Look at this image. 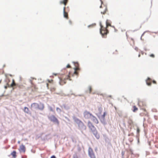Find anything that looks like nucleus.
<instances>
[{
    "instance_id": "nucleus-14",
    "label": "nucleus",
    "mask_w": 158,
    "mask_h": 158,
    "mask_svg": "<svg viewBox=\"0 0 158 158\" xmlns=\"http://www.w3.org/2000/svg\"><path fill=\"white\" fill-rule=\"evenodd\" d=\"M44 108V104L41 102H40L39 104H38V107L37 108V109H39L40 110H43Z\"/></svg>"
},
{
    "instance_id": "nucleus-7",
    "label": "nucleus",
    "mask_w": 158,
    "mask_h": 158,
    "mask_svg": "<svg viewBox=\"0 0 158 158\" xmlns=\"http://www.w3.org/2000/svg\"><path fill=\"white\" fill-rule=\"evenodd\" d=\"M83 115L85 118L89 119L91 117L93 114L89 111L85 110L83 113Z\"/></svg>"
},
{
    "instance_id": "nucleus-6",
    "label": "nucleus",
    "mask_w": 158,
    "mask_h": 158,
    "mask_svg": "<svg viewBox=\"0 0 158 158\" xmlns=\"http://www.w3.org/2000/svg\"><path fill=\"white\" fill-rule=\"evenodd\" d=\"M146 84L149 86H151L152 84V82L154 84H156V81L154 80H152L149 77H148L147 79L145 80Z\"/></svg>"
},
{
    "instance_id": "nucleus-35",
    "label": "nucleus",
    "mask_w": 158,
    "mask_h": 158,
    "mask_svg": "<svg viewBox=\"0 0 158 158\" xmlns=\"http://www.w3.org/2000/svg\"><path fill=\"white\" fill-rule=\"evenodd\" d=\"M150 32V31H144V32L142 34V35H141V36H143V35H144V34H145V33H146V32Z\"/></svg>"
},
{
    "instance_id": "nucleus-40",
    "label": "nucleus",
    "mask_w": 158,
    "mask_h": 158,
    "mask_svg": "<svg viewBox=\"0 0 158 158\" xmlns=\"http://www.w3.org/2000/svg\"><path fill=\"white\" fill-rule=\"evenodd\" d=\"M49 108L50 110L52 112L54 111V110H53L51 106H50Z\"/></svg>"
},
{
    "instance_id": "nucleus-47",
    "label": "nucleus",
    "mask_w": 158,
    "mask_h": 158,
    "mask_svg": "<svg viewBox=\"0 0 158 158\" xmlns=\"http://www.w3.org/2000/svg\"><path fill=\"white\" fill-rule=\"evenodd\" d=\"M69 23L70 24V25H71L72 24V21L70 20H69Z\"/></svg>"
},
{
    "instance_id": "nucleus-23",
    "label": "nucleus",
    "mask_w": 158,
    "mask_h": 158,
    "mask_svg": "<svg viewBox=\"0 0 158 158\" xmlns=\"http://www.w3.org/2000/svg\"><path fill=\"white\" fill-rule=\"evenodd\" d=\"M45 137L46 138V139L47 140H48L50 139H52V136L51 135V134L50 133L46 135H45Z\"/></svg>"
},
{
    "instance_id": "nucleus-53",
    "label": "nucleus",
    "mask_w": 158,
    "mask_h": 158,
    "mask_svg": "<svg viewBox=\"0 0 158 158\" xmlns=\"http://www.w3.org/2000/svg\"><path fill=\"white\" fill-rule=\"evenodd\" d=\"M118 114L119 117H121L122 116V115L121 114H120L119 113H118Z\"/></svg>"
},
{
    "instance_id": "nucleus-32",
    "label": "nucleus",
    "mask_w": 158,
    "mask_h": 158,
    "mask_svg": "<svg viewBox=\"0 0 158 158\" xmlns=\"http://www.w3.org/2000/svg\"><path fill=\"white\" fill-rule=\"evenodd\" d=\"M60 4H63L64 6H66V2H64L63 1H60Z\"/></svg>"
},
{
    "instance_id": "nucleus-49",
    "label": "nucleus",
    "mask_w": 158,
    "mask_h": 158,
    "mask_svg": "<svg viewBox=\"0 0 158 158\" xmlns=\"http://www.w3.org/2000/svg\"><path fill=\"white\" fill-rule=\"evenodd\" d=\"M131 134V135L133 136L134 135V134L133 132H132L130 134Z\"/></svg>"
},
{
    "instance_id": "nucleus-38",
    "label": "nucleus",
    "mask_w": 158,
    "mask_h": 158,
    "mask_svg": "<svg viewBox=\"0 0 158 158\" xmlns=\"http://www.w3.org/2000/svg\"><path fill=\"white\" fill-rule=\"evenodd\" d=\"M150 56L152 58H154L155 56L153 54H152L150 55Z\"/></svg>"
},
{
    "instance_id": "nucleus-5",
    "label": "nucleus",
    "mask_w": 158,
    "mask_h": 158,
    "mask_svg": "<svg viewBox=\"0 0 158 158\" xmlns=\"http://www.w3.org/2000/svg\"><path fill=\"white\" fill-rule=\"evenodd\" d=\"M73 63L75 65V67L73 68L74 70V74H77V71H79L80 70V68L79 66V64L77 62L73 61Z\"/></svg>"
},
{
    "instance_id": "nucleus-25",
    "label": "nucleus",
    "mask_w": 158,
    "mask_h": 158,
    "mask_svg": "<svg viewBox=\"0 0 158 158\" xmlns=\"http://www.w3.org/2000/svg\"><path fill=\"white\" fill-rule=\"evenodd\" d=\"M88 89L89 91V94H91L92 93V88L91 86H88Z\"/></svg>"
},
{
    "instance_id": "nucleus-10",
    "label": "nucleus",
    "mask_w": 158,
    "mask_h": 158,
    "mask_svg": "<svg viewBox=\"0 0 158 158\" xmlns=\"http://www.w3.org/2000/svg\"><path fill=\"white\" fill-rule=\"evenodd\" d=\"M19 151L20 152H23L24 153L26 151V148L25 145L22 144L20 146Z\"/></svg>"
},
{
    "instance_id": "nucleus-3",
    "label": "nucleus",
    "mask_w": 158,
    "mask_h": 158,
    "mask_svg": "<svg viewBox=\"0 0 158 158\" xmlns=\"http://www.w3.org/2000/svg\"><path fill=\"white\" fill-rule=\"evenodd\" d=\"M71 73L70 72H69V74L68 75H67L66 78H65L64 79L63 78H61L59 77H58V78L59 79V84L61 85H62L64 84H65L66 83V82L65 81L66 80H69V81H71V79L69 78L70 77V75H71Z\"/></svg>"
},
{
    "instance_id": "nucleus-44",
    "label": "nucleus",
    "mask_w": 158,
    "mask_h": 158,
    "mask_svg": "<svg viewBox=\"0 0 158 158\" xmlns=\"http://www.w3.org/2000/svg\"><path fill=\"white\" fill-rule=\"evenodd\" d=\"M154 118L156 120H157V116H156L155 115L154 116Z\"/></svg>"
},
{
    "instance_id": "nucleus-57",
    "label": "nucleus",
    "mask_w": 158,
    "mask_h": 158,
    "mask_svg": "<svg viewBox=\"0 0 158 158\" xmlns=\"http://www.w3.org/2000/svg\"><path fill=\"white\" fill-rule=\"evenodd\" d=\"M114 31L115 32H116L117 31V30L115 28H114Z\"/></svg>"
},
{
    "instance_id": "nucleus-54",
    "label": "nucleus",
    "mask_w": 158,
    "mask_h": 158,
    "mask_svg": "<svg viewBox=\"0 0 158 158\" xmlns=\"http://www.w3.org/2000/svg\"><path fill=\"white\" fill-rule=\"evenodd\" d=\"M100 0V2H101V4H103V2L102 1V0Z\"/></svg>"
},
{
    "instance_id": "nucleus-48",
    "label": "nucleus",
    "mask_w": 158,
    "mask_h": 158,
    "mask_svg": "<svg viewBox=\"0 0 158 158\" xmlns=\"http://www.w3.org/2000/svg\"><path fill=\"white\" fill-rule=\"evenodd\" d=\"M65 118H66L67 120L68 121H69V119L68 117H65Z\"/></svg>"
},
{
    "instance_id": "nucleus-4",
    "label": "nucleus",
    "mask_w": 158,
    "mask_h": 158,
    "mask_svg": "<svg viewBox=\"0 0 158 158\" xmlns=\"http://www.w3.org/2000/svg\"><path fill=\"white\" fill-rule=\"evenodd\" d=\"M48 119L54 123L59 125L60 124L57 118L54 115H52L48 117Z\"/></svg>"
},
{
    "instance_id": "nucleus-50",
    "label": "nucleus",
    "mask_w": 158,
    "mask_h": 158,
    "mask_svg": "<svg viewBox=\"0 0 158 158\" xmlns=\"http://www.w3.org/2000/svg\"><path fill=\"white\" fill-rule=\"evenodd\" d=\"M4 87L5 89H6L7 88V86L6 85H5Z\"/></svg>"
},
{
    "instance_id": "nucleus-9",
    "label": "nucleus",
    "mask_w": 158,
    "mask_h": 158,
    "mask_svg": "<svg viewBox=\"0 0 158 158\" xmlns=\"http://www.w3.org/2000/svg\"><path fill=\"white\" fill-rule=\"evenodd\" d=\"M87 126L90 130L91 131V132L96 130V127L92 124V123L90 121H88Z\"/></svg>"
},
{
    "instance_id": "nucleus-56",
    "label": "nucleus",
    "mask_w": 158,
    "mask_h": 158,
    "mask_svg": "<svg viewBox=\"0 0 158 158\" xmlns=\"http://www.w3.org/2000/svg\"><path fill=\"white\" fill-rule=\"evenodd\" d=\"M131 158H134L135 157H134L133 155H131Z\"/></svg>"
},
{
    "instance_id": "nucleus-36",
    "label": "nucleus",
    "mask_w": 158,
    "mask_h": 158,
    "mask_svg": "<svg viewBox=\"0 0 158 158\" xmlns=\"http://www.w3.org/2000/svg\"><path fill=\"white\" fill-rule=\"evenodd\" d=\"M106 10H107V8H106V9H105V10L104 11H103V12L101 11V14H105V13H106Z\"/></svg>"
},
{
    "instance_id": "nucleus-64",
    "label": "nucleus",
    "mask_w": 158,
    "mask_h": 158,
    "mask_svg": "<svg viewBox=\"0 0 158 158\" xmlns=\"http://www.w3.org/2000/svg\"><path fill=\"white\" fill-rule=\"evenodd\" d=\"M5 66H6V65H5V64H4L3 65V68H4V67H5Z\"/></svg>"
},
{
    "instance_id": "nucleus-46",
    "label": "nucleus",
    "mask_w": 158,
    "mask_h": 158,
    "mask_svg": "<svg viewBox=\"0 0 158 158\" xmlns=\"http://www.w3.org/2000/svg\"><path fill=\"white\" fill-rule=\"evenodd\" d=\"M85 93H87L89 92V91L88 89L86 90L85 91Z\"/></svg>"
},
{
    "instance_id": "nucleus-61",
    "label": "nucleus",
    "mask_w": 158,
    "mask_h": 158,
    "mask_svg": "<svg viewBox=\"0 0 158 158\" xmlns=\"http://www.w3.org/2000/svg\"><path fill=\"white\" fill-rule=\"evenodd\" d=\"M101 5H102V4H101ZM102 5H101L100 6V8H102Z\"/></svg>"
},
{
    "instance_id": "nucleus-21",
    "label": "nucleus",
    "mask_w": 158,
    "mask_h": 158,
    "mask_svg": "<svg viewBox=\"0 0 158 158\" xmlns=\"http://www.w3.org/2000/svg\"><path fill=\"white\" fill-rule=\"evenodd\" d=\"M130 152L131 155L134 156V157H138L139 156L138 154H135L133 153V150L132 149H130Z\"/></svg>"
},
{
    "instance_id": "nucleus-1",
    "label": "nucleus",
    "mask_w": 158,
    "mask_h": 158,
    "mask_svg": "<svg viewBox=\"0 0 158 158\" xmlns=\"http://www.w3.org/2000/svg\"><path fill=\"white\" fill-rule=\"evenodd\" d=\"M111 22L109 20L107 19L106 22V27H105L102 24L101 21L99 22V25L100 28L99 29L100 33L102 38H106V35L108 34L109 31L108 29V26L115 28V27L111 25Z\"/></svg>"
},
{
    "instance_id": "nucleus-63",
    "label": "nucleus",
    "mask_w": 158,
    "mask_h": 158,
    "mask_svg": "<svg viewBox=\"0 0 158 158\" xmlns=\"http://www.w3.org/2000/svg\"><path fill=\"white\" fill-rule=\"evenodd\" d=\"M128 136H131V134H128Z\"/></svg>"
},
{
    "instance_id": "nucleus-58",
    "label": "nucleus",
    "mask_w": 158,
    "mask_h": 158,
    "mask_svg": "<svg viewBox=\"0 0 158 158\" xmlns=\"http://www.w3.org/2000/svg\"><path fill=\"white\" fill-rule=\"evenodd\" d=\"M109 97L112 98V96L111 95H109L108 96Z\"/></svg>"
},
{
    "instance_id": "nucleus-60",
    "label": "nucleus",
    "mask_w": 158,
    "mask_h": 158,
    "mask_svg": "<svg viewBox=\"0 0 158 158\" xmlns=\"http://www.w3.org/2000/svg\"><path fill=\"white\" fill-rule=\"evenodd\" d=\"M123 125H124V126H125L126 125H125V123H123Z\"/></svg>"
},
{
    "instance_id": "nucleus-55",
    "label": "nucleus",
    "mask_w": 158,
    "mask_h": 158,
    "mask_svg": "<svg viewBox=\"0 0 158 158\" xmlns=\"http://www.w3.org/2000/svg\"><path fill=\"white\" fill-rule=\"evenodd\" d=\"M130 121L131 122H130L129 123V124H130V125H131V123L132 122V121L131 120H130Z\"/></svg>"
},
{
    "instance_id": "nucleus-15",
    "label": "nucleus",
    "mask_w": 158,
    "mask_h": 158,
    "mask_svg": "<svg viewBox=\"0 0 158 158\" xmlns=\"http://www.w3.org/2000/svg\"><path fill=\"white\" fill-rule=\"evenodd\" d=\"M91 120L96 124H98V121L97 118L93 115H92L91 118Z\"/></svg>"
},
{
    "instance_id": "nucleus-8",
    "label": "nucleus",
    "mask_w": 158,
    "mask_h": 158,
    "mask_svg": "<svg viewBox=\"0 0 158 158\" xmlns=\"http://www.w3.org/2000/svg\"><path fill=\"white\" fill-rule=\"evenodd\" d=\"M88 154L90 158H96L92 149L89 147L88 150Z\"/></svg>"
},
{
    "instance_id": "nucleus-41",
    "label": "nucleus",
    "mask_w": 158,
    "mask_h": 158,
    "mask_svg": "<svg viewBox=\"0 0 158 158\" xmlns=\"http://www.w3.org/2000/svg\"><path fill=\"white\" fill-rule=\"evenodd\" d=\"M124 153H125V152L123 151H122L121 152V155H122V156H124Z\"/></svg>"
},
{
    "instance_id": "nucleus-22",
    "label": "nucleus",
    "mask_w": 158,
    "mask_h": 158,
    "mask_svg": "<svg viewBox=\"0 0 158 158\" xmlns=\"http://www.w3.org/2000/svg\"><path fill=\"white\" fill-rule=\"evenodd\" d=\"M60 106L61 107H64L65 110H69L70 109L69 106L66 105L65 104H63Z\"/></svg>"
},
{
    "instance_id": "nucleus-2",
    "label": "nucleus",
    "mask_w": 158,
    "mask_h": 158,
    "mask_svg": "<svg viewBox=\"0 0 158 158\" xmlns=\"http://www.w3.org/2000/svg\"><path fill=\"white\" fill-rule=\"evenodd\" d=\"M73 119L74 121L77 123L79 128L83 130H86V127L81 120L75 116L73 117Z\"/></svg>"
},
{
    "instance_id": "nucleus-24",
    "label": "nucleus",
    "mask_w": 158,
    "mask_h": 158,
    "mask_svg": "<svg viewBox=\"0 0 158 158\" xmlns=\"http://www.w3.org/2000/svg\"><path fill=\"white\" fill-rule=\"evenodd\" d=\"M138 110V108L135 106H133L132 107V110L133 112H136Z\"/></svg>"
},
{
    "instance_id": "nucleus-11",
    "label": "nucleus",
    "mask_w": 158,
    "mask_h": 158,
    "mask_svg": "<svg viewBox=\"0 0 158 158\" xmlns=\"http://www.w3.org/2000/svg\"><path fill=\"white\" fill-rule=\"evenodd\" d=\"M94 135L95 138L98 139H99L100 138V135L98 133L97 130H96L92 132Z\"/></svg>"
},
{
    "instance_id": "nucleus-62",
    "label": "nucleus",
    "mask_w": 158,
    "mask_h": 158,
    "mask_svg": "<svg viewBox=\"0 0 158 158\" xmlns=\"http://www.w3.org/2000/svg\"><path fill=\"white\" fill-rule=\"evenodd\" d=\"M140 56V54H139L138 55V57H139Z\"/></svg>"
},
{
    "instance_id": "nucleus-34",
    "label": "nucleus",
    "mask_w": 158,
    "mask_h": 158,
    "mask_svg": "<svg viewBox=\"0 0 158 158\" xmlns=\"http://www.w3.org/2000/svg\"><path fill=\"white\" fill-rule=\"evenodd\" d=\"M71 95H75L76 96H79L81 97V96H83V94H78V95H75V94H73V93Z\"/></svg>"
},
{
    "instance_id": "nucleus-39",
    "label": "nucleus",
    "mask_w": 158,
    "mask_h": 158,
    "mask_svg": "<svg viewBox=\"0 0 158 158\" xmlns=\"http://www.w3.org/2000/svg\"><path fill=\"white\" fill-rule=\"evenodd\" d=\"M141 27V25L140 26V27H139V29H136V30H134L132 31L133 32H135V31H136L138 30Z\"/></svg>"
},
{
    "instance_id": "nucleus-52",
    "label": "nucleus",
    "mask_w": 158,
    "mask_h": 158,
    "mask_svg": "<svg viewBox=\"0 0 158 158\" xmlns=\"http://www.w3.org/2000/svg\"><path fill=\"white\" fill-rule=\"evenodd\" d=\"M65 96H68L69 97H71L70 95L69 94H67V95H65Z\"/></svg>"
},
{
    "instance_id": "nucleus-51",
    "label": "nucleus",
    "mask_w": 158,
    "mask_h": 158,
    "mask_svg": "<svg viewBox=\"0 0 158 158\" xmlns=\"http://www.w3.org/2000/svg\"><path fill=\"white\" fill-rule=\"evenodd\" d=\"M53 75H55V76H56V75H57V73H53Z\"/></svg>"
},
{
    "instance_id": "nucleus-31",
    "label": "nucleus",
    "mask_w": 158,
    "mask_h": 158,
    "mask_svg": "<svg viewBox=\"0 0 158 158\" xmlns=\"http://www.w3.org/2000/svg\"><path fill=\"white\" fill-rule=\"evenodd\" d=\"M56 110L58 113H60L61 111V109L58 107H56Z\"/></svg>"
},
{
    "instance_id": "nucleus-42",
    "label": "nucleus",
    "mask_w": 158,
    "mask_h": 158,
    "mask_svg": "<svg viewBox=\"0 0 158 158\" xmlns=\"http://www.w3.org/2000/svg\"><path fill=\"white\" fill-rule=\"evenodd\" d=\"M50 158H56L55 155H53L51 156Z\"/></svg>"
},
{
    "instance_id": "nucleus-33",
    "label": "nucleus",
    "mask_w": 158,
    "mask_h": 158,
    "mask_svg": "<svg viewBox=\"0 0 158 158\" xmlns=\"http://www.w3.org/2000/svg\"><path fill=\"white\" fill-rule=\"evenodd\" d=\"M136 137V139H137V144H139V143H140L139 137V136H138V137Z\"/></svg>"
},
{
    "instance_id": "nucleus-26",
    "label": "nucleus",
    "mask_w": 158,
    "mask_h": 158,
    "mask_svg": "<svg viewBox=\"0 0 158 158\" xmlns=\"http://www.w3.org/2000/svg\"><path fill=\"white\" fill-rule=\"evenodd\" d=\"M139 132H140V129L138 128H137L136 130V133L137 135H136V137H138L139 136Z\"/></svg>"
},
{
    "instance_id": "nucleus-20",
    "label": "nucleus",
    "mask_w": 158,
    "mask_h": 158,
    "mask_svg": "<svg viewBox=\"0 0 158 158\" xmlns=\"http://www.w3.org/2000/svg\"><path fill=\"white\" fill-rule=\"evenodd\" d=\"M106 114H107L106 112L104 111L103 112V113L102 115H98L97 116L98 118H105V116L106 115Z\"/></svg>"
},
{
    "instance_id": "nucleus-19",
    "label": "nucleus",
    "mask_w": 158,
    "mask_h": 158,
    "mask_svg": "<svg viewBox=\"0 0 158 158\" xmlns=\"http://www.w3.org/2000/svg\"><path fill=\"white\" fill-rule=\"evenodd\" d=\"M10 155L12 156L13 158H16L17 156L16 151L15 150H13L11 153Z\"/></svg>"
},
{
    "instance_id": "nucleus-16",
    "label": "nucleus",
    "mask_w": 158,
    "mask_h": 158,
    "mask_svg": "<svg viewBox=\"0 0 158 158\" xmlns=\"http://www.w3.org/2000/svg\"><path fill=\"white\" fill-rule=\"evenodd\" d=\"M24 111L29 114H31V112L29 110L28 108L26 106H25L24 108Z\"/></svg>"
},
{
    "instance_id": "nucleus-30",
    "label": "nucleus",
    "mask_w": 158,
    "mask_h": 158,
    "mask_svg": "<svg viewBox=\"0 0 158 158\" xmlns=\"http://www.w3.org/2000/svg\"><path fill=\"white\" fill-rule=\"evenodd\" d=\"M14 79H13L12 83L10 85H8L11 87H12L14 85Z\"/></svg>"
},
{
    "instance_id": "nucleus-28",
    "label": "nucleus",
    "mask_w": 158,
    "mask_h": 158,
    "mask_svg": "<svg viewBox=\"0 0 158 158\" xmlns=\"http://www.w3.org/2000/svg\"><path fill=\"white\" fill-rule=\"evenodd\" d=\"M96 25V23H93L91 24H90V25H88V28H89V27H93V26H95Z\"/></svg>"
},
{
    "instance_id": "nucleus-17",
    "label": "nucleus",
    "mask_w": 158,
    "mask_h": 158,
    "mask_svg": "<svg viewBox=\"0 0 158 158\" xmlns=\"http://www.w3.org/2000/svg\"><path fill=\"white\" fill-rule=\"evenodd\" d=\"M98 113L96 114L97 116L98 115H101L102 111V108L101 106L98 107Z\"/></svg>"
},
{
    "instance_id": "nucleus-12",
    "label": "nucleus",
    "mask_w": 158,
    "mask_h": 158,
    "mask_svg": "<svg viewBox=\"0 0 158 158\" xmlns=\"http://www.w3.org/2000/svg\"><path fill=\"white\" fill-rule=\"evenodd\" d=\"M38 106V104L36 103H33L31 105V109H37Z\"/></svg>"
},
{
    "instance_id": "nucleus-45",
    "label": "nucleus",
    "mask_w": 158,
    "mask_h": 158,
    "mask_svg": "<svg viewBox=\"0 0 158 158\" xmlns=\"http://www.w3.org/2000/svg\"><path fill=\"white\" fill-rule=\"evenodd\" d=\"M144 50L145 51H149V49H147L146 48H144Z\"/></svg>"
},
{
    "instance_id": "nucleus-43",
    "label": "nucleus",
    "mask_w": 158,
    "mask_h": 158,
    "mask_svg": "<svg viewBox=\"0 0 158 158\" xmlns=\"http://www.w3.org/2000/svg\"><path fill=\"white\" fill-rule=\"evenodd\" d=\"M135 49L137 51L138 50V48L137 47H136L135 48Z\"/></svg>"
},
{
    "instance_id": "nucleus-27",
    "label": "nucleus",
    "mask_w": 158,
    "mask_h": 158,
    "mask_svg": "<svg viewBox=\"0 0 158 158\" xmlns=\"http://www.w3.org/2000/svg\"><path fill=\"white\" fill-rule=\"evenodd\" d=\"M70 138L72 140V141L73 143H76L77 142V141L74 139V137L73 136H71L70 137Z\"/></svg>"
},
{
    "instance_id": "nucleus-29",
    "label": "nucleus",
    "mask_w": 158,
    "mask_h": 158,
    "mask_svg": "<svg viewBox=\"0 0 158 158\" xmlns=\"http://www.w3.org/2000/svg\"><path fill=\"white\" fill-rule=\"evenodd\" d=\"M70 67V65L69 64H68L66 66V68H64L63 70H61V71H62L63 70H64V71H65L66 70V68H68L69 67Z\"/></svg>"
},
{
    "instance_id": "nucleus-18",
    "label": "nucleus",
    "mask_w": 158,
    "mask_h": 158,
    "mask_svg": "<svg viewBox=\"0 0 158 158\" xmlns=\"http://www.w3.org/2000/svg\"><path fill=\"white\" fill-rule=\"evenodd\" d=\"M65 7H64L63 8V16L64 18L68 19V14L65 11Z\"/></svg>"
},
{
    "instance_id": "nucleus-37",
    "label": "nucleus",
    "mask_w": 158,
    "mask_h": 158,
    "mask_svg": "<svg viewBox=\"0 0 158 158\" xmlns=\"http://www.w3.org/2000/svg\"><path fill=\"white\" fill-rule=\"evenodd\" d=\"M73 158H78L76 154H74L73 156Z\"/></svg>"
},
{
    "instance_id": "nucleus-59",
    "label": "nucleus",
    "mask_w": 158,
    "mask_h": 158,
    "mask_svg": "<svg viewBox=\"0 0 158 158\" xmlns=\"http://www.w3.org/2000/svg\"><path fill=\"white\" fill-rule=\"evenodd\" d=\"M81 148L80 147H79L78 148V150L80 151H81Z\"/></svg>"
},
{
    "instance_id": "nucleus-13",
    "label": "nucleus",
    "mask_w": 158,
    "mask_h": 158,
    "mask_svg": "<svg viewBox=\"0 0 158 158\" xmlns=\"http://www.w3.org/2000/svg\"><path fill=\"white\" fill-rule=\"evenodd\" d=\"M99 119L101 123L104 125L105 126L107 124L105 118H98Z\"/></svg>"
}]
</instances>
